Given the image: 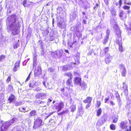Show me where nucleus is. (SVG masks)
Listing matches in <instances>:
<instances>
[{
  "instance_id": "obj_2",
  "label": "nucleus",
  "mask_w": 131,
  "mask_h": 131,
  "mask_svg": "<svg viewBox=\"0 0 131 131\" xmlns=\"http://www.w3.org/2000/svg\"><path fill=\"white\" fill-rule=\"evenodd\" d=\"M113 21L114 22V30L118 37V38H117L116 42L118 45L119 51L121 52H122L123 49L122 47V38L121 37V31L116 23L115 22L114 20H113Z\"/></svg>"
},
{
  "instance_id": "obj_57",
  "label": "nucleus",
  "mask_w": 131,
  "mask_h": 131,
  "mask_svg": "<svg viewBox=\"0 0 131 131\" xmlns=\"http://www.w3.org/2000/svg\"><path fill=\"white\" fill-rule=\"evenodd\" d=\"M116 95V97L118 99L119 98V96L118 93L117 92L115 93Z\"/></svg>"
},
{
  "instance_id": "obj_53",
  "label": "nucleus",
  "mask_w": 131,
  "mask_h": 131,
  "mask_svg": "<svg viewBox=\"0 0 131 131\" xmlns=\"http://www.w3.org/2000/svg\"><path fill=\"white\" fill-rule=\"evenodd\" d=\"M26 60H24L23 63V66H25L26 64V63L27 62H26Z\"/></svg>"
},
{
  "instance_id": "obj_54",
  "label": "nucleus",
  "mask_w": 131,
  "mask_h": 131,
  "mask_svg": "<svg viewBox=\"0 0 131 131\" xmlns=\"http://www.w3.org/2000/svg\"><path fill=\"white\" fill-rule=\"evenodd\" d=\"M104 1L106 4L107 5H108V0H104Z\"/></svg>"
},
{
  "instance_id": "obj_22",
  "label": "nucleus",
  "mask_w": 131,
  "mask_h": 131,
  "mask_svg": "<svg viewBox=\"0 0 131 131\" xmlns=\"http://www.w3.org/2000/svg\"><path fill=\"white\" fill-rule=\"evenodd\" d=\"M80 53L79 52H77V53L75 57L74 58V59L75 61L78 62L80 58Z\"/></svg>"
},
{
  "instance_id": "obj_62",
  "label": "nucleus",
  "mask_w": 131,
  "mask_h": 131,
  "mask_svg": "<svg viewBox=\"0 0 131 131\" xmlns=\"http://www.w3.org/2000/svg\"><path fill=\"white\" fill-rule=\"evenodd\" d=\"M58 115H62L63 114L62 113V112H61L60 113H58Z\"/></svg>"
},
{
  "instance_id": "obj_48",
  "label": "nucleus",
  "mask_w": 131,
  "mask_h": 131,
  "mask_svg": "<svg viewBox=\"0 0 131 131\" xmlns=\"http://www.w3.org/2000/svg\"><path fill=\"white\" fill-rule=\"evenodd\" d=\"M17 68L18 67H15V66H14V67L13 69V71L14 72H15V71H16L17 70Z\"/></svg>"
},
{
  "instance_id": "obj_28",
  "label": "nucleus",
  "mask_w": 131,
  "mask_h": 131,
  "mask_svg": "<svg viewBox=\"0 0 131 131\" xmlns=\"http://www.w3.org/2000/svg\"><path fill=\"white\" fill-rule=\"evenodd\" d=\"M102 112V110L101 108H100L97 111V115L98 116H99L101 115Z\"/></svg>"
},
{
  "instance_id": "obj_1",
  "label": "nucleus",
  "mask_w": 131,
  "mask_h": 131,
  "mask_svg": "<svg viewBox=\"0 0 131 131\" xmlns=\"http://www.w3.org/2000/svg\"><path fill=\"white\" fill-rule=\"evenodd\" d=\"M7 28L11 31V34L13 35L18 34L20 32L19 29V20L15 15L9 16L6 20Z\"/></svg>"
},
{
  "instance_id": "obj_15",
  "label": "nucleus",
  "mask_w": 131,
  "mask_h": 131,
  "mask_svg": "<svg viewBox=\"0 0 131 131\" xmlns=\"http://www.w3.org/2000/svg\"><path fill=\"white\" fill-rule=\"evenodd\" d=\"M72 79H68L67 80L66 84L68 87H70L71 86H72Z\"/></svg>"
},
{
  "instance_id": "obj_58",
  "label": "nucleus",
  "mask_w": 131,
  "mask_h": 131,
  "mask_svg": "<svg viewBox=\"0 0 131 131\" xmlns=\"http://www.w3.org/2000/svg\"><path fill=\"white\" fill-rule=\"evenodd\" d=\"M64 52L66 53L69 54V52L68 50L64 49Z\"/></svg>"
},
{
  "instance_id": "obj_34",
  "label": "nucleus",
  "mask_w": 131,
  "mask_h": 131,
  "mask_svg": "<svg viewBox=\"0 0 131 131\" xmlns=\"http://www.w3.org/2000/svg\"><path fill=\"white\" fill-rule=\"evenodd\" d=\"M5 58V55H2L0 56V62H2L3 60Z\"/></svg>"
},
{
  "instance_id": "obj_25",
  "label": "nucleus",
  "mask_w": 131,
  "mask_h": 131,
  "mask_svg": "<svg viewBox=\"0 0 131 131\" xmlns=\"http://www.w3.org/2000/svg\"><path fill=\"white\" fill-rule=\"evenodd\" d=\"M76 106L74 105H71L70 108L71 110V111L72 112H73L76 110Z\"/></svg>"
},
{
  "instance_id": "obj_16",
  "label": "nucleus",
  "mask_w": 131,
  "mask_h": 131,
  "mask_svg": "<svg viewBox=\"0 0 131 131\" xmlns=\"http://www.w3.org/2000/svg\"><path fill=\"white\" fill-rule=\"evenodd\" d=\"M92 100V97H88L85 100L83 101V102L85 103H91Z\"/></svg>"
},
{
  "instance_id": "obj_3",
  "label": "nucleus",
  "mask_w": 131,
  "mask_h": 131,
  "mask_svg": "<svg viewBox=\"0 0 131 131\" xmlns=\"http://www.w3.org/2000/svg\"><path fill=\"white\" fill-rule=\"evenodd\" d=\"M42 123V121L40 117H38L34 122V125L33 127V128L36 129L41 127L43 125Z\"/></svg>"
},
{
  "instance_id": "obj_47",
  "label": "nucleus",
  "mask_w": 131,
  "mask_h": 131,
  "mask_svg": "<svg viewBox=\"0 0 131 131\" xmlns=\"http://www.w3.org/2000/svg\"><path fill=\"white\" fill-rule=\"evenodd\" d=\"M31 73H30L29 74L28 77L27 78L26 81L25 82H26V81H28V80L30 79V75Z\"/></svg>"
},
{
  "instance_id": "obj_21",
  "label": "nucleus",
  "mask_w": 131,
  "mask_h": 131,
  "mask_svg": "<svg viewBox=\"0 0 131 131\" xmlns=\"http://www.w3.org/2000/svg\"><path fill=\"white\" fill-rule=\"evenodd\" d=\"M37 114L35 110H33L31 111L29 113V115L31 116H35Z\"/></svg>"
},
{
  "instance_id": "obj_10",
  "label": "nucleus",
  "mask_w": 131,
  "mask_h": 131,
  "mask_svg": "<svg viewBox=\"0 0 131 131\" xmlns=\"http://www.w3.org/2000/svg\"><path fill=\"white\" fill-rule=\"evenodd\" d=\"M112 59V57L109 54H108L106 56V58L105 59V61L106 64H109Z\"/></svg>"
},
{
  "instance_id": "obj_5",
  "label": "nucleus",
  "mask_w": 131,
  "mask_h": 131,
  "mask_svg": "<svg viewBox=\"0 0 131 131\" xmlns=\"http://www.w3.org/2000/svg\"><path fill=\"white\" fill-rule=\"evenodd\" d=\"M63 51L62 49L56 51L54 52V58H56L60 59L64 55Z\"/></svg>"
},
{
  "instance_id": "obj_33",
  "label": "nucleus",
  "mask_w": 131,
  "mask_h": 131,
  "mask_svg": "<svg viewBox=\"0 0 131 131\" xmlns=\"http://www.w3.org/2000/svg\"><path fill=\"white\" fill-rule=\"evenodd\" d=\"M19 46V44L18 42L14 43L13 45V47L14 49H16Z\"/></svg>"
},
{
  "instance_id": "obj_45",
  "label": "nucleus",
  "mask_w": 131,
  "mask_h": 131,
  "mask_svg": "<svg viewBox=\"0 0 131 131\" xmlns=\"http://www.w3.org/2000/svg\"><path fill=\"white\" fill-rule=\"evenodd\" d=\"M27 3V0H24L23 3V5H24L25 7H27V5H26Z\"/></svg>"
},
{
  "instance_id": "obj_9",
  "label": "nucleus",
  "mask_w": 131,
  "mask_h": 131,
  "mask_svg": "<svg viewBox=\"0 0 131 131\" xmlns=\"http://www.w3.org/2000/svg\"><path fill=\"white\" fill-rule=\"evenodd\" d=\"M58 26L61 28H65L66 27V25L64 21H60L58 23Z\"/></svg>"
},
{
  "instance_id": "obj_18",
  "label": "nucleus",
  "mask_w": 131,
  "mask_h": 131,
  "mask_svg": "<svg viewBox=\"0 0 131 131\" xmlns=\"http://www.w3.org/2000/svg\"><path fill=\"white\" fill-rule=\"evenodd\" d=\"M15 99V97L14 95L13 94H11L10 96L8 99V100L9 101V103H11Z\"/></svg>"
},
{
  "instance_id": "obj_8",
  "label": "nucleus",
  "mask_w": 131,
  "mask_h": 131,
  "mask_svg": "<svg viewBox=\"0 0 131 131\" xmlns=\"http://www.w3.org/2000/svg\"><path fill=\"white\" fill-rule=\"evenodd\" d=\"M38 43L39 47V49L41 51L40 53L41 55L44 54V49L43 47V43L42 41L39 40L38 42Z\"/></svg>"
},
{
  "instance_id": "obj_11",
  "label": "nucleus",
  "mask_w": 131,
  "mask_h": 131,
  "mask_svg": "<svg viewBox=\"0 0 131 131\" xmlns=\"http://www.w3.org/2000/svg\"><path fill=\"white\" fill-rule=\"evenodd\" d=\"M37 85V83L35 82V81L31 80L30 81V83L29 84V86L30 87L34 88Z\"/></svg>"
},
{
  "instance_id": "obj_36",
  "label": "nucleus",
  "mask_w": 131,
  "mask_h": 131,
  "mask_svg": "<svg viewBox=\"0 0 131 131\" xmlns=\"http://www.w3.org/2000/svg\"><path fill=\"white\" fill-rule=\"evenodd\" d=\"M15 121L14 119L13 118L12 120H10L9 122H7L9 123L10 124V125L12 124L13 123L15 122Z\"/></svg>"
},
{
  "instance_id": "obj_7",
  "label": "nucleus",
  "mask_w": 131,
  "mask_h": 131,
  "mask_svg": "<svg viewBox=\"0 0 131 131\" xmlns=\"http://www.w3.org/2000/svg\"><path fill=\"white\" fill-rule=\"evenodd\" d=\"M10 125V123L7 122L2 123V125L0 127V131H6Z\"/></svg>"
},
{
  "instance_id": "obj_20",
  "label": "nucleus",
  "mask_w": 131,
  "mask_h": 131,
  "mask_svg": "<svg viewBox=\"0 0 131 131\" xmlns=\"http://www.w3.org/2000/svg\"><path fill=\"white\" fill-rule=\"evenodd\" d=\"M64 75L68 77L69 78L68 79H72L73 77L72 74L70 72L65 73Z\"/></svg>"
},
{
  "instance_id": "obj_56",
  "label": "nucleus",
  "mask_w": 131,
  "mask_h": 131,
  "mask_svg": "<svg viewBox=\"0 0 131 131\" xmlns=\"http://www.w3.org/2000/svg\"><path fill=\"white\" fill-rule=\"evenodd\" d=\"M10 79H11L10 77H8L7 80V82H9L10 81Z\"/></svg>"
},
{
  "instance_id": "obj_41",
  "label": "nucleus",
  "mask_w": 131,
  "mask_h": 131,
  "mask_svg": "<svg viewBox=\"0 0 131 131\" xmlns=\"http://www.w3.org/2000/svg\"><path fill=\"white\" fill-rule=\"evenodd\" d=\"M123 8L126 10H129L130 9V7L126 5H124L123 6Z\"/></svg>"
},
{
  "instance_id": "obj_52",
  "label": "nucleus",
  "mask_w": 131,
  "mask_h": 131,
  "mask_svg": "<svg viewBox=\"0 0 131 131\" xmlns=\"http://www.w3.org/2000/svg\"><path fill=\"white\" fill-rule=\"evenodd\" d=\"M109 98L110 97L109 96H108L107 98H106L105 99V103H106L107 102V101H108L109 100Z\"/></svg>"
},
{
  "instance_id": "obj_55",
  "label": "nucleus",
  "mask_w": 131,
  "mask_h": 131,
  "mask_svg": "<svg viewBox=\"0 0 131 131\" xmlns=\"http://www.w3.org/2000/svg\"><path fill=\"white\" fill-rule=\"evenodd\" d=\"M119 7H120L121 6V5L122 4V0H119Z\"/></svg>"
},
{
  "instance_id": "obj_39",
  "label": "nucleus",
  "mask_w": 131,
  "mask_h": 131,
  "mask_svg": "<svg viewBox=\"0 0 131 131\" xmlns=\"http://www.w3.org/2000/svg\"><path fill=\"white\" fill-rule=\"evenodd\" d=\"M22 103L21 102H17L15 103V105L16 106H18L21 105Z\"/></svg>"
},
{
  "instance_id": "obj_24",
  "label": "nucleus",
  "mask_w": 131,
  "mask_h": 131,
  "mask_svg": "<svg viewBox=\"0 0 131 131\" xmlns=\"http://www.w3.org/2000/svg\"><path fill=\"white\" fill-rule=\"evenodd\" d=\"M88 55H90L93 56L94 55V56H96L97 55V54L96 53L94 52V50L92 49L91 51L89 52V53L88 54Z\"/></svg>"
},
{
  "instance_id": "obj_13",
  "label": "nucleus",
  "mask_w": 131,
  "mask_h": 131,
  "mask_svg": "<svg viewBox=\"0 0 131 131\" xmlns=\"http://www.w3.org/2000/svg\"><path fill=\"white\" fill-rule=\"evenodd\" d=\"M64 106V105L63 102H61L59 103L57 107V109H58L57 111V112L58 113L60 111L61 109L63 108Z\"/></svg>"
},
{
  "instance_id": "obj_46",
  "label": "nucleus",
  "mask_w": 131,
  "mask_h": 131,
  "mask_svg": "<svg viewBox=\"0 0 131 131\" xmlns=\"http://www.w3.org/2000/svg\"><path fill=\"white\" fill-rule=\"evenodd\" d=\"M68 111L67 110H66L63 111L62 112L63 115L65 114H67L68 113Z\"/></svg>"
},
{
  "instance_id": "obj_51",
  "label": "nucleus",
  "mask_w": 131,
  "mask_h": 131,
  "mask_svg": "<svg viewBox=\"0 0 131 131\" xmlns=\"http://www.w3.org/2000/svg\"><path fill=\"white\" fill-rule=\"evenodd\" d=\"M91 103H88V104L86 105V108L87 109L91 106Z\"/></svg>"
},
{
  "instance_id": "obj_61",
  "label": "nucleus",
  "mask_w": 131,
  "mask_h": 131,
  "mask_svg": "<svg viewBox=\"0 0 131 131\" xmlns=\"http://www.w3.org/2000/svg\"><path fill=\"white\" fill-rule=\"evenodd\" d=\"M43 85L45 86V87L46 88H47L46 85V83L45 81H43Z\"/></svg>"
},
{
  "instance_id": "obj_50",
  "label": "nucleus",
  "mask_w": 131,
  "mask_h": 131,
  "mask_svg": "<svg viewBox=\"0 0 131 131\" xmlns=\"http://www.w3.org/2000/svg\"><path fill=\"white\" fill-rule=\"evenodd\" d=\"M117 121V119L116 118H115L113 120V122L114 123H116Z\"/></svg>"
},
{
  "instance_id": "obj_38",
  "label": "nucleus",
  "mask_w": 131,
  "mask_h": 131,
  "mask_svg": "<svg viewBox=\"0 0 131 131\" xmlns=\"http://www.w3.org/2000/svg\"><path fill=\"white\" fill-rule=\"evenodd\" d=\"M37 65V63L36 61H35L34 60V63L33 66V69L37 68L36 66Z\"/></svg>"
},
{
  "instance_id": "obj_49",
  "label": "nucleus",
  "mask_w": 131,
  "mask_h": 131,
  "mask_svg": "<svg viewBox=\"0 0 131 131\" xmlns=\"http://www.w3.org/2000/svg\"><path fill=\"white\" fill-rule=\"evenodd\" d=\"M98 6H99V5H98V4H96V6H94L93 7L94 9V10H96V9H97V8L98 7Z\"/></svg>"
},
{
  "instance_id": "obj_64",
  "label": "nucleus",
  "mask_w": 131,
  "mask_h": 131,
  "mask_svg": "<svg viewBox=\"0 0 131 131\" xmlns=\"http://www.w3.org/2000/svg\"><path fill=\"white\" fill-rule=\"evenodd\" d=\"M120 126L122 129H123V123L122 122L121 123Z\"/></svg>"
},
{
  "instance_id": "obj_17",
  "label": "nucleus",
  "mask_w": 131,
  "mask_h": 131,
  "mask_svg": "<svg viewBox=\"0 0 131 131\" xmlns=\"http://www.w3.org/2000/svg\"><path fill=\"white\" fill-rule=\"evenodd\" d=\"M128 126V125H126L123 123V129L124 131H131V126L129 127V129L127 128Z\"/></svg>"
},
{
  "instance_id": "obj_26",
  "label": "nucleus",
  "mask_w": 131,
  "mask_h": 131,
  "mask_svg": "<svg viewBox=\"0 0 131 131\" xmlns=\"http://www.w3.org/2000/svg\"><path fill=\"white\" fill-rule=\"evenodd\" d=\"M109 37H108V35L106 36L104 38V41L103 42V43L104 44H106L108 41Z\"/></svg>"
},
{
  "instance_id": "obj_40",
  "label": "nucleus",
  "mask_w": 131,
  "mask_h": 131,
  "mask_svg": "<svg viewBox=\"0 0 131 131\" xmlns=\"http://www.w3.org/2000/svg\"><path fill=\"white\" fill-rule=\"evenodd\" d=\"M111 12L112 15L113 16H115L116 15V12L113 9H112Z\"/></svg>"
},
{
  "instance_id": "obj_12",
  "label": "nucleus",
  "mask_w": 131,
  "mask_h": 131,
  "mask_svg": "<svg viewBox=\"0 0 131 131\" xmlns=\"http://www.w3.org/2000/svg\"><path fill=\"white\" fill-rule=\"evenodd\" d=\"M80 86L81 88V89L83 90H85L87 88L86 83L85 82H83L81 83L80 85Z\"/></svg>"
},
{
  "instance_id": "obj_35",
  "label": "nucleus",
  "mask_w": 131,
  "mask_h": 131,
  "mask_svg": "<svg viewBox=\"0 0 131 131\" xmlns=\"http://www.w3.org/2000/svg\"><path fill=\"white\" fill-rule=\"evenodd\" d=\"M20 63V61H16L15 64L14 66L18 68V67L19 65V64Z\"/></svg>"
},
{
  "instance_id": "obj_44",
  "label": "nucleus",
  "mask_w": 131,
  "mask_h": 131,
  "mask_svg": "<svg viewBox=\"0 0 131 131\" xmlns=\"http://www.w3.org/2000/svg\"><path fill=\"white\" fill-rule=\"evenodd\" d=\"M110 30L109 29H107L106 31V32L107 34L106 36H107L108 35V37H109V34H110Z\"/></svg>"
},
{
  "instance_id": "obj_6",
  "label": "nucleus",
  "mask_w": 131,
  "mask_h": 131,
  "mask_svg": "<svg viewBox=\"0 0 131 131\" xmlns=\"http://www.w3.org/2000/svg\"><path fill=\"white\" fill-rule=\"evenodd\" d=\"M42 73V70L40 66L38 65L37 68H35L34 75L35 77H39Z\"/></svg>"
},
{
  "instance_id": "obj_23",
  "label": "nucleus",
  "mask_w": 131,
  "mask_h": 131,
  "mask_svg": "<svg viewBox=\"0 0 131 131\" xmlns=\"http://www.w3.org/2000/svg\"><path fill=\"white\" fill-rule=\"evenodd\" d=\"M78 110L80 115H82L84 112V110L82 106L79 107Z\"/></svg>"
},
{
  "instance_id": "obj_59",
  "label": "nucleus",
  "mask_w": 131,
  "mask_h": 131,
  "mask_svg": "<svg viewBox=\"0 0 131 131\" xmlns=\"http://www.w3.org/2000/svg\"><path fill=\"white\" fill-rule=\"evenodd\" d=\"M19 110L20 112H23V109H22V108H21V107H20V108H19Z\"/></svg>"
},
{
  "instance_id": "obj_32",
  "label": "nucleus",
  "mask_w": 131,
  "mask_h": 131,
  "mask_svg": "<svg viewBox=\"0 0 131 131\" xmlns=\"http://www.w3.org/2000/svg\"><path fill=\"white\" fill-rule=\"evenodd\" d=\"M55 69L52 68H49L48 69V71L49 72L52 73L53 72Z\"/></svg>"
},
{
  "instance_id": "obj_4",
  "label": "nucleus",
  "mask_w": 131,
  "mask_h": 131,
  "mask_svg": "<svg viewBox=\"0 0 131 131\" xmlns=\"http://www.w3.org/2000/svg\"><path fill=\"white\" fill-rule=\"evenodd\" d=\"M107 118L106 115H102L96 123V125L100 126L103 125L107 120Z\"/></svg>"
},
{
  "instance_id": "obj_19",
  "label": "nucleus",
  "mask_w": 131,
  "mask_h": 131,
  "mask_svg": "<svg viewBox=\"0 0 131 131\" xmlns=\"http://www.w3.org/2000/svg\"><path fill=\"white\" fill-rule=\"evenodd\" d=\"M76 14L75 12H73L71 13V14L70 15V18L72 21L74 20L76 17Z\"/></svg>"
},
{
  "instance_id": "obj_27",
  "label": "nucleus",
  "mask_w": 131,
  "mask_h": 131,
  "mask_svg": "<svg viewBox=\"0 0 131 131\" xmlns=\"http://www.w3.org/2000/svg\"><path fill=\"white\" fill-rule=\"evenodd\" d=\"M54 35L53 34L51 35V34H50V37L49 38V40L51 41H53L55 38V37L54 36Z\"/></svg>"
},
{
  "instance_id": "obj_60",
  "label": "nucleus",
  "mask_w": 131,
  "mask_h": 131,
  "mask_svg": "<svg viewBox=\"0 0 131 131\" xmlns=\"http://www.w3.org/2000/svg\"><path fill=\"white\" fill-rule=\"evenodd\" d=\"M110 103L111 105H113L115 104V103H113V102L112 101H110Z\"/></svg>"
},
{
  "instance_id": "obj_42",
  "label": "nucleus",
  "mask_w": 131,
  "mask_h": 131,
  "mask_svg": "<svg viewBox=\"0 0 131 131\" xmlns=\"http://www.w3.org/2000/svg\"><path fill=\"white\" fill-rule=\"evenodd\" d=\"M68 68L67 65L64 66L63 67V69L64 71H66L68 70Z\"/></svg>"
},
{
  "instance_id": "obj_31",
  "label": "nucleus",
  "mask_w": 131,
  "mask_h": 131,
  "mask_svg": "<svg viewBox=\"0 0 131 131\" xmlns=\"http://www.w3.org/2000/svg\"><path fill=\"white\" fill-rule=\"evenodd\" d=\"M110 129L112 130H115L116 129V127L113 124H112L110 125Z\"/></svg>"
},
{
  "instance_id": "obj_63",
  "label": "nucleus",
  "mask_w": 131,
  "mask_h": 131,
  "mask_svg": "<svg viewBox=\"0 0 131 131\" xmlns=\"http://www.w3.org/2000/svg\"><path fill=\"white\" fill-rule=\"evenodd\" d=\"M41 95H42L41 97H45L46 96V94H45L41 93Z\"/></svg>"
},
{
  "instance_id": "obj_29",
  "label": "nucleus",
  "mask_w": 131,
  "mask_h": 131,
  "mask_svg": "<svg viewBox=\"0 0 131 131\" xmlns=\"http://www.w3.org/2000/svg\"><path fill=\"white\" fill-rule=\"evenodd\" d=\"M118 15L119 16L120 18L121 19H123V11L122 10H119V13Z\"/></svg>"
},
{
  "instance_id": "obj_30",
  "label": "nucleus",
  "mask_w": 131,
  "mask_h": 131,
  "mask_svg": "<svg viewBox=\"0 0 131 131\" xmlns=\"http://www.w3.org/2000/svg\"><path fill=\"white\" fill-rule=\"evenodd\" d=\"M39 104H41V107H45L46 106V103L45 102L40 101L39 102Z\"/></svg>"
},
{
  "instance_id": "obj_37",
  "label": "nucleus",
  "mask_w": 131,
  "mask_h": 131,
  "mask_svg": "<svg viewBox=\"0 0 131 131\" xmlns=\"http://www.w3.org/2000/svg\"><path fill=\"white\" fill-rule=\"evenodd\" d=\"M42 96L41 93H39L37 94L36 95V97L37 98H39Z\"/></svg>"
},
{
  "instance_id": "obj_43",
  "label": "nucleus",
  "mask_w": 131,
  "mask_h": 131,
  "mask_svg": "<svg viewBox=\"0 0 131 131\" xmlns=\"http://www.w3.org/2000/svg\"><path fill=\"white\" fill-rule=\"evenodd\" d=\"M109 50V48L108 47H105L104 49V50L105 53H106Z\"/></svg>"
},
{
  "instance_id": "obj_14",
  "label": "nucleus",
  "mask_w": 131,
  "mask_h": 131,
  "mask_svg": "<svg viewBox=\"0 0 131 131\" xmlns=\"http://www.w3.org/2000/svg\"><path fill=\"white\" fill-rule=\"evenodd\" d=\"M81 78L78 77H76L74 78L75 83L77 85H80L81 83Z\"/></svg>"
}]
</instances>
